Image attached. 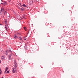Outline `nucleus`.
Returning a JSON list of instances; mask_svg holds the SVG:
<instances>
[{"label": "nucleus", "mask_w": 78, "mask_h": 78, "mask_svg": "<svg viewBox=\"0 0 78 78\" xmlns=\"http://www.w3.org/2000/svg\"><path fill=\"white\" fill-rule=\"evenodd\" d=\"M15 67L14 68H12V72L13 73H16L17 71V66H15Z\"/></svg>", "instance_id": "obj_1"}, {"label": "nucleus", "mask_w": 78, "mask_h": 78, "mask_svg": "<svg viewBox=\"0 0 78 78\" xmlns=\"http://www.w3.org/2000/svg\"><path fill=\"white\" fill-rule=\"evenodd\" d=\"M9 59H10L12 57V53H11L9 55Z\"/></svg>", "instance_id": "obj_2"}, {"label": "nucleus", "mask_w": 78, "mask_h": 78, "mask_svg": "<svg viewBox=\"0 0 78 78\" xmlns=\"http://www.w3.org/2000/svg\"><path fill=\"white\" fill-rule=\"evenodd\" d=\"M14 66H15V67H17V63H16V61L15 60L14 61Z\"/></svg>", "instance_id": "obj_3"}, {"label": "nucleus", "mask_w": 78, "mask_h": 78, "mask_svg": "<svg viewBox=\"0 0 78 78\" xmlns=\"http://www.w3.org/2000/svg\"><path fill=\"white\" fill-rule=\"evenodd\" d=\"M5 28H6V30H7V29L9 28V27L8 26V25H5Z\"/></svg>", "instance_id": "obj_4"}, {"label": "nucleus", "mask_w": 78, "mask_h": 78, "mask_svg": "<svg viewBox=\"0 0 78 78\" xmlns=\"http://www.w3.org/2000/svg\"><path fill=\"white\" fill-rule=\"evenodd\" d=\"M17 38V37L16 35H15L14 36V38L16 39Z\"/></svg>", "instance_id": "obj_5"}, {"label": "nucleus", "mask_w": 78, "mask_h": 78, "mask_svg": "<svg viewBox=\"0 0 78 78\" xmlns=\"http://www.w3.org/2000/svg\"><path fill=\"white\" fill-rule=\"evenodd\" d=\"M8 51H6V55H8Z\"/></svg>", "instance_id": "obj_6"}, {"label": "nucleus", "mask_w": 78, "mask_h": 78, "mask_svg": "<svg viewBox=\"0 0 78 78\" xmlns=\"http://www.w3.org/2000/svg\"><path fill=\"white\" fill-rule=\"evenodd\" d=\"M1 10L2 11H4V10H3V8H1Z\"/></svg>", "instance_id": "obj_7"}, {"label": "nucleus", "mask_w": 78, "mask_h": 78, "mask_svg": "<svg viewBox=\"0 0 78 78\" xmlns=\"http://www.w3.org/2000/svg\"><path fill=\"white\" fill-rule=\"evenodd\" d=\"M22 6H23L24 7H26V6H27V5H25V4H23V5H22Z\"/></svg>", "instance_id": "obj_8"}, {"label": "nucleus", "mask_w": 78, "mask_h": 78, "mask_svg": "<svg viewBox=\"0 0 78 78\" xmlns=\"http://www.w3.org/2000/svg\"><path fill=\"white\" fill-rule=\"evenodd\" d=\"M19 39L20 41H22V38L21 37H20Z\"/></svg>", "instance_id": "obj_9"}, {"label": "nucleus", "mask_w": 78, "mask_h": 78, "mask_svg": "<svg viewBox=\"0 0 78 78\" xmlns=\"http://www.w3.org/2000/svg\"><path fill=\"white\" fill-rule=\"evenodd\" d=\"M4 58H5V57H4V56H2L1 57V59H3Z\"/></svg>", "instance_id": "obj_10"}, {"label": "nucleus", "mask_w": 78, "mask_h": 78, "mask_svg": "<svg viewBox=\"0 0 78 78\" xmlns=\"http://www.w3.org/2000/svg\"><path fill=\"white\" fill-rule=\"evenodd\" d=\"M8 67H6L5 69V70H6L7 71V70H8Z\"/></svg>", "instance_id": "obj_11"}, {"label": "nucleus", "mask_w": 78, "mask_h": 78, "mask_svg": "<svg viewBox=\"0 0 78 78\" xmlns=\"http://www.w3.org/2000/svg\"><path fill=\"white\" fill-rule=\"evenodd\" d=\"M4 13V14H5V15H6V12H5Z\"/></svg>", "instance_id": "obj_12"}, {"label": "nucleus", "mask_w": 78, "mask_h": 78, "mask_svg": "<svg viewBox=\"0 0 78 78\" xmlns=\"http://www.w3.org/2000/svg\"><path fill=\"white\" fill-rule=\"evenodd\" d=\"M21 11H23V8H21Z\"/></svg>", "instance_id": "obj_13"}, {"label": "nucleus", "mask_w": 78, "mask_h": 78, "mask_svg": "<svg viewBox=\"0 0 78 78\" xmlns=\"http://www.w3.org/2000/svg\"><path fill=\"white\" fill-rule=\"evenodd\" d=\"M24 30H25L26 31V30H27V28L25 27H24Z\"/></svg>", "instance_id": "obj_14"}, {"label": "nucleus", "mask_w": 78, "mask_h": 78, "mask_svg": "<svg viewBox=\"0 0 78 78\" xmlns=\"http://www.w3.org/2000/svg\"><path fill=\"white\" fill-rule=\"evenodd\" d=\"M2 70H1V71L0 72V75H1V74H2Z\"/></svg>", "instance_id": "obj_15"}, {"label": "nucleus", "mask_w": 78, "mask_h": 78, "mask_svg": "<svg viewBox=\"0 0 78 78\" xmlns=\"http://www.w3.org/2000/svg\"><path fill=\"white\" fill-rule=\"evenodd\" d=\"M7 72L8 73H9V71H7Z\"/></svg>", "instance_id": "obj_16"}, {"label": "nucleus", "mask_w": 78, "mask_h": 78, "mask_svg": "<svg viewBox=\"0 0 78 78\" xmlns=\"http://www.w3.org/2000/svg\"><path fill=\"white\" fill-rule=\"evenodd\" d=\"M6 71H7L5 70V73H6Z\"/></svg>", "instance_id": "obj_17"}, {"label": "nucleus", "mask_w": 78, "mask_h": 78, "mask_svg": "<svg viewBox=\"0 0 78 78\" xmlns=\"http://www.w3.org/2000/svg\"><path fill=\"white\" fill-rule=\"evenodd\" d=\"M1 63V60H0V64Z\"/></svg>", "instance_id": "obj_18"}, {"label": "nucleus", "mask_w": 78, "mask_h": 78, "mask_svg": "<svg viewBox=\"0 0 78 78\" xmlns=\"http://www.w3.org/2000/svg\"><path fill=\"white\" fill-rule=\"evenodd\" d=\"M1 70H1V69H0V71H1Z\"/></svg>", "instance_id": "obj_19"}, {"label": "nucleus", "mask_w": 78, "mask_h": 78, "mask_svg": "<svg viewBox=\"0 0 78 78\" xmlns=\"http://www.w3.org/2000/svg\"><path fill=\"white\" fill-rule=\"evenodd\" d=\"M24 40H26V39H24Z\"/></svg>", "instance_id": "obj_20"}]
</instances>
